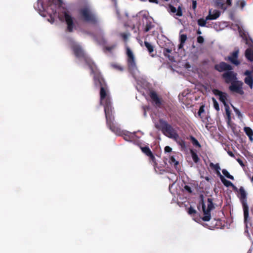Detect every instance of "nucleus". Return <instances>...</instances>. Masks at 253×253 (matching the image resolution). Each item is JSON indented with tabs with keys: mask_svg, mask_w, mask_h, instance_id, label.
<instances>
[{
	"mask_svg": "<svg viewBox=\"0 0 253 253\" xmlns=\"http://www.w3.org/2000/svg\"><path fill=\"white\" fill-rule=\"evenodd\" d=\"M72 49L77 58H83L86 65L91 70V73L93 74V82L96 87H100V97L103 100L106 96V93L109 91L107 85L98 70L94 62L85 54L82 46L78 44L72 45Z\"/></svg>",
	"mask_w": 253,
	"mask_h": 253,
	"instance_id": "obj_1",
	"label": "nucleus"
},
{
	"mask_svg": "<svg viewBox=\"0 0 253 253\" xmlns=\"http://www.w3.org/2000/svg\"><path fill=\"white\" fill-rule=\"evenodd\" d=\"M100 99V104L104 108V112L106 118V125L113 132L118 135H124V139L127 141H132L133 139L134 133L129 132H124L115 123L113 108L112 106L111 97L109 91L106 93V96L103 100Z\"/></svg>",
	"mask_w": 253,
	"mask_h": 253,
	"instance_id": "obj_2",
	"label": "nucleus"
},
{
	"mask_svg": "<svg viewBox=\"0 0 253 253\" xmlns=\"http://www.w3.org/2000/svg\"><path fill=\"white\" fill-rule=\"evenodd\" d=\"M156 127L161 130L165 136L169 138L177 140L179 137L176 130L172 126L162 119L159 120V124L156 125Z\"/></svg>",
	"mask_w": 253,
	"mask_h": 253,
	"instance_id": "obj_3",
	"label": "nucleus"
},
{
	"mask_svg": "<svg viewBox=\"0 0 253 253\" xmlns=\"http://www.w3.org/2000/svg\"><path fill=\"white\" fill-rule=\"evenodd\" d=\"M78 13L81 19L83 21L92 24L97 23V17L89 6H85L80 8L78 10Z\"/></svg>",
	"mask_w": 253,
	"mask_h": 253,
	"instance_id": "obj_4",
	"label": "nucleus"
},
{
	"mask_svg": "<svg viewBox=\"0 0 253 253\" xmlns=\"http://www.w3.org/2000/svg\"><path fill=\"white\" fill-rule=\"evenodd\" d=\"M244 212V222L245 224V234L251 239V237L249 233V229L252 226L251 218L249 217V208L248 206L242 207Z\"/></svg>",
	"mask_w": 253,
	"mask_h": 253,
	"instance_id": "obj_5",
	"label": "nucleus"
},
{
	"mask_svg": "<svg viewBox=\"0 0 253 253\" xmlns=\"http://www.w3.org/2000/svg\"><path fill=\"white\" fill-rule=\"evenodd\" d=\"M208 207L206 209V206L203 202L202 209L204 212V216L202 218V220L205 221H208L211 218V211L214 208V205L211 198H208L207 200Z\"/></svg>",
	"mask_w": 253,
	"mask_h": 253,
	"instance_id": "obj_6",
	"label": "nucleus"
},
{
	"mask_svg": "<svg viewBox=\"0 0 253 253\" xmlns=\"http://www.w3.org/2000/svg\"><path fill=\"white\" fill-rule=\"evenodd\" d=\"M126 54L127 56V65L129 71H133L136 69L137 66L135 62L134 55L129 47H126Z\"/></svg>",
	"mask_w": 253,
	"mask_h": 253,
	"instance_id": "obj_7",
	"label": "nucleus"
},
{
	"mask_svg": "<svg viewBox=\"0 0 253 253\" xmlns=\"http://www.w3.org/2000/svg\"><path fill=\"white\" fill-rule=\"evenodd\" d=\"M65 22L67 24V30L69 32H72L75 27L74 22V18L69 14L68 11H64L63 12Z\"/></svg>",
	"mask_w": 253,
	"mask_h": 253,
	"instance_id": "obj_8",
	"label": "nucleus"
},
{
	"mask_svg": "<svg viewBox=\"0 0 253 253\" xmlns=\"http://www.w3.org/2000/svg\"><path fill=\"white\" fill-rule=\"evenodd\" d=\"M234 191L237 192V196L239 198L242 207L248 206L247 203V193L244 187L241 186L239 189L237 188V190Z\"/></svg>",
	"mask_w": 253,
	"mask_h": 253,
	"instance_id": "obj_9",
	"label": "nucleus"
},
{
	"mask_svg": "<svg viewBox=\"0 0 253 253\" xmlns=\"http://www.w3.org/2000/svg\"><path fill=\"white\" fill-rule=\"evenodd\" d=\"M237 73H235L232 70H228L222 75V77L226 83L231 84V83L237 81Z\"/></svg>",
	"mask_w": 253,
	"mask_h": 253,
	"instance_id": "obj_10",
	"label": "nucleus"
},
{
	"mask_svg": "<svg viewBox=\"0 0 253 253\" xmlns=\"http://www.w3.org/2000/svg\"><path fill=\"white\" fill-rule=\"evenodd\" d=\"M243 83L241 81H236L231 83L229 86V89L231 91L237 93L240 95H243L244 91L243 89Z\"/></svg>",
	"mask_w": 253,
	"mask_h": 253,
	"instance_id": "obj_11",
	"label": "nucleus"
},
{
	"mask_svg": "<svg viewBox=\"0 0 253 253\" xmlns=\"http://www.w3.org/2000/svg\"><path fill=\"white\" fill-rule=\"evenodd\" d=\"M214 69L219 72H225L228 70H232L233 67L229 64L225 62H220L218 64H215Z\"/></svg>",
	"mask_w": 253,
	"mask_h": 253,
	"instance_id": "obj_12",
	"label": "nucleus"
},
{
	"mask_svg": "<svg viewBox=\"0 0 253 253\" xmlns=\"http://www.w3.org/2000/svg\"><path fill=\"white\" fill-rule=\"evenodd\" d=\"M149 95L150 97L153 104L156 107L161 108L162 105L163 100L162 98L159 97L156 92L154 90H150Z\"/></svg>",
	"mask_w": 253,
	"mask_h": 253,
	"instance_id": "obj_13",
	"label": "nucleus"
},
{
	"mask_svg": "<svg viewBox=\"0 0 253 253\" xmlns=\"http://www.w3.org/2000/svg\"><path fill=\"white\" fill-rule=\"evenodd\" d=\"M212 92L214 95L219 96V100L223 103L224 106L228 105L226 103L227 97V93L223 92L217 89H214L212 90Z\"/></svg>",
	"mask_w": 253,
	"mask_h": 253,
	"instance_id": "obj_14",
	"label": "nucleus"
},
{
	"mask_svg": "<svg viewBox=\"0 0 253 253\" xmlns=\"http://www.w3.org/2000/svg\"><path fill=\"white\" fill-rule=\"evenodd\" d=\"M238 50H235L233 51L230 56H229L227 58H225V60H229L231 63L235 65H239L240 64V62L238 60Z\"/></svg>",
	"mask_w": 253,
	"mask_h": 253,
	"instance_id": "obj_15",
	"label": "nucleus"
},
{
	"mask_svg": "<svg viewBox=\"0 0 253 253\" xmlns=\"http://www.w3.org/2000/svg\"><path fill=\"white\" fill-rule=\"evenodd\" d=\"M167 10L169 13H176L175 15L178 16H181L183 14L182 8L180 6H179L177 9H176L174 6L169 4Z\"/></svg>",
	"mask_w": 253,
	"mask_h": 253,
	"instance_id": "obj_16",
	"label": "nucleus"
},
{
	"mask_svg": "<svg viewBox=\"0 0 253 253\" xmlns=\"http://www.w3.org/2000/svg\"><path fill=\"white\" fill-rule=\"evenodd\" d=\"M220 174V178L222 181V182L223 183V184L226 186V187H229L231 186L232 187L233 191H236L237 190V187L235 186L231 181L227 180L226 179L224 176H223L222 175L220 174V172H218Z\"/></svg>",
	"mask_w": 253,
	"mask_h": 253,
	"instance_id": "obj_17",
	"label": "nucleus"
},
{
	"mask_svg": "<svg viewBox=\"0 0 253 253\" xmlns=\"http://www.w3.org/2000/svg\"><path fill=\"white\" fill-rule=\"evenodd\" d=\"M220 12L218 10H214L212 14L210 11L209 14L206 17V20H215L219 17Z\"/></svg>",
	"mask_w": 253,
	"mask_h": 253,
	"instance_id": "obj_18",
	"label": "nucleus"
},
{
	"mask_svg": "<svg viewBox=\"0 0 253 253\" xmlns=\"http://www.w3.org/2000/svg\"><path fill=\"white\" fill-rule=\"evenodd\" d=\"M144 45L147 48L150 56L152 57H154L156 56V54L153 53L154 50V46L147 41L144 42Z\"/></svg>",
	"mask_w": 253,
	"mask_h": 253,
	"instance_id": "obj_19",
	"label": "nucleus"
},
{
	"mask_svg": "<svg viewBox=\"0 0 253 253\" xmlns=\"http://www.w3.org/2000/svg\"><path fill=\"white\" fill-rule=\"evenodd\" d=\"M187 39V35L186 34H181L179 36L180 44L178 45L179 49L183 48L185 41Z\"/></svg>",
	"mask_w": 253,
	"mask_h": 253,
	"instance_id": "obj_20",
	"label": "nucleus"
},
{
	"mask_svg": "<svg viewBox=\"0 0 253 253\" xmlns=\"http://www.w3.org/2000/svg\"><path fill=\"white\" fill-rule=\"evenodd\" d=\"M245 56L249 61H253V51L252 49L249 48L246 50Z\"/></svg>",
	"mask_w": 253,
	"mask_h": 253,
	"instance_id": "obj_21",
	"label": "nucleus"
},
{
	"mask_svg": "<svg viewBox=\"0 0 253 253\" xmlns=\"http://www.w3.org/2000/svg\"><path fill=\"white\" fill-rule=\"evenodd\" d=\"M244 131L246 135L249 137L250 140L252 141L253 138V130L250 127L246 126L244 128Z\"/></svg>",
	"mask_w": 253,
	"mask_h": 253,
	"instance_id": "obj_22",
	"label": "nucleus"
},
{
	"mask_svg": "<svg viewBox=\"0 0 253 253\" xmlns=\"http://www.w3.org/2000/svg\"><path fill=\"white\" fill-rule=\"evenodd\" d=\"M244 82L252 89L253 87V76L247 77L245 78Z\"/></svg>",
	"mask_w": 253,
	"mask_h": 253,
	"instance_id": "obj_23",
	"label": "nucleus"
},
{
	"mask_svg": "<svg viewBox=\"0 0 253 253\" xmlns=\"http://www.w3.org/2000/svg\"><path fill=\"white\" fill-rule=\"evenodd\" d=\"M187 139H189L192 142V144L198 148H201V145L199 142V141L192 135L189 136V138H187Z\"/></svg>",
	"mask_w": 253,
	"mask_h": 253,
	"instance_id": "obj_24",
	"label": "nucleus"
},
{
	"mask_svg": "<svg viewBox=\"0 0 253 253\" xmlns=\"http://www.w3.org/2000/svg\"><path fill=\"white\" fill-rule=\"evenodd\" d=\"M47 12L48 13L49 15H50V17L51 18H52V14H55L56 13V9L55 8V6L54 5H49L47 8Z\"/></svg>",
	"mask_w": 253,
	"mask_h": 253,
	"instance_id": "obj_25",
	"label": "nucleus"
},
{
	"mask_svg": "<svg viewBox=\"0 0 253 253\" xmlns=\"http://www.w3.org/2000/svg\"><path fill=\"white\" fill-rule=\"evenodd\" d=\"M225 107L226 114L227 117V123L228 125H230L231 120V111L229 109V107L228 105H227L226 106H225Z\"/></svg>",
	"mask_w": 253,
	"mask_h": 253,
	"instance_id": "obj_26",
	"label": "nucleus"
},
{
	"mask_svg": "<svg viewBox=\"0 0 253 253\" xmlns=\"http://www.w3.org/2000/svg\"><path fill=\"white\" fill-rule=\"evenodd\" d=\"M190 152L193 161L194 163H197L200 159L196 152L192 149H190Z\"/></svg>",
	"mask_w": 253,
	"mask_h": 253,
	"instance_id": "obj_27",
	"label": "nucleus"
},
{
	"mask_svg": "<svg viewBox=\"0 0 253 253\" xmlns=\"http://www.w3.org/2000/svg\"><path fill=\"white\" fill-rule=\"evenodd\" d=\"M141 150L142 152L147 156H148L149 155H151V154L152 153L150 149L147 146L141 147Z\"/></svg>",
	"mask_w": 253,
	"mask_h": 253,
	"instance_id": "obj_28",
	"label": "nucleus"
},
{
	"mask_svg": "<svg viewBox=\"0 0 253 253\" xmlns=\"http://www.w3.org/2000/svg\"><path fill=\"white\" fill-rule=\"evenodd\" d=\"M153 27H154V25L152 24V22L151 21L149 20L146 22V26L144 28V31L145 32H147L149 30H150Z\"/></svg>",
	"mask_w": 253,
	"mask_h": 253,
	"instance_id": "obj_29",
	"label": "nucleus"
},
{
	"mask_svg": "<svg viewBox=\"0 0 253 253\" xmlns=\"http://www.w3.org/2000/svg\"><path fill=\"white\" fill-rule=\"evenodd\" d=\"M148 157H149V162L152 165H153L154 166H156V165H157V163L156 162V158L152 153Z\"/></svg>",
	"mask_w": 253,
	"mask_h": 253,
	"instance_id": "obj_30",
	"label": "nucleus"
},
{
	"mask_svg": "<svg viewBox=\"0 0 253 253\" xmlns=\"http://www.w3.org/2000/svg\"><path fill=\"white\" fill-rule=\"evenodd\" d=\"M222 173L228 178L231 180H234L233 176L230 174L229 172L226 169H223L222 170Z\"/></svg>",
	"mask_w": 253,
	"mask_h": 253,
	"instance_id": "obj_31",
	"label": "nucleus"
},
{
	"mask_svg": "<svg viewBox=\"0 0 253 253\" xmlns=\"http://www.w3.org/2000/svg\"><path fill=\"white\" fill-rule=\"evenodd\" d=\"M177 144L181 146V148H184L186 147V143L185 141L182 139H179V138L177 139V140H175Z\"/></svg>",
	"mask_w": 253,
	"mask_h": 253,
	"instance_id": "obj_32",
	"label": "nucleus"
},
{
	"mask_svg": "<svg viewBox=\"0 0 253 253\" xmlns=\"http://www.w3.org/2000/svg\"><path fill=\"white\" fill-rule=\"evenodd\" d=\"M172 51V50L169 48H165L163 50V53L165 56L168 57L169 59H170V56L169 55V53H171Z\"/></svg>",
	"mask_w": 253,
	"mask_h": 253,
	"instance_id": "obj_33",
	"label": "nucleus"
},
{
	"mask_svg": "<svg viewBox=\"0 0 253 253\" xmlns=\"http://www.w3.org/2000/svg\"><path fill=\"white\" fill-rule=\"evenodd\" d=\"M169 162L170 164H173L174 166L178 164V162L177 161L173 156H171L169 158Z\"/></svg>",
	"mask_w": 253,
	"mask_h": 253,
	"instance_id": "obj_34",
	"label": "nucleus"
},
{
	"mask_svg": "<svg viewBox=\"0 0 253 253\" xmlns=\"http://www.w3.org/2000/svg\"><path fill=\"white\" fill-rule=\"evenodd\" d=\"M207 20L203 18H200L198 20V24L202 27H205L206 25V21Z\"/></svg>",
	"mask_w": 253,
	"mask_h": 253,
	"instance_id": "obj_35",
	"label": "nucleus"
},
{
	"mask_svg": "<svg viewBox=\"0 0 253 253\" xmlns=\"http://www.w3.org/2000/svg\"><path fill=\"white\" fill-rule=\"evenodd\" d=\"M197 212V211L191 206L188 209V213L190 215H193Z\"/></svg>",
	"mask_w": 253,
	"mask_h": 253,
	"instance_id": "obj_36",
	"label": "nucleus"
},
{
	"mask_svg": "<svg viewBox=\"0 0 253 253\" xmlns=\"http://www.w3.org/2000/svg\"><path fill=\"white\" fill-rule=\"evenodd\" d=\"M212 100H213L214 108H215V109L216 111H219V106L218 102L216 101L215 99H214V98H212Z\"/></svg>",
	"mask_w": 253,
	"mask_h": 253,
	"instance_id": "obj_37",
	"label": "nucleus"
},
{
	"mask_svg": "<svg viewBox=\"0 0 253 253\" xmlns=\"http://www.w3.org/2000/svg\"><path fill=\"white\" fill-rule=\"evenodd\" d=\"M184 189L189 194H191L192 193V190L191 189V188L187 185H185L184 186Z\"/></svg>",
	"mask_w": 253,
	"mask_h": 253,
	"instance_id": "obj_38",
	"label": "nucleus"
},
{
	"mask_svg": "<svg viewBox=\"0 0 253 253\" xmlns=\"http://www.w3.org/2000/svg\"><path fill=\"white\" fill-rule=\"evenodd\" d=\"M120 36L125 42H126L127 41L128 36V35L127 34L125 33H121L120 34Z\"/></svg>",
	"mask_w": 253,
	"mask_h": 253,
	"instance_id": "obj_39",
	"label": "nucleus"
},
{
	"mask_svg": "<svg viewBox=\"0 0 253 253\" xmlns=\"http://www.w3.org/2000/svg\"><path fill=\"white\" fill-rule=\"evenodd\" d=\"M204 42V39L202 36H198L197 37V42L199 43H203Z\"/></svg>",
	"mask_w": 253,
	"mask_h": 253,
	"instance_id": "obj_40",
	"label": "nucleus"
},
{
	"mask_svg": "<svg viewBox=\"0 0 253 253\" xmlns=\"http://www.w3.org/2000/svg\"><path fill=\"white\" fill-rule=\"evenodd\" d=\"M204 112V106L202 105L200 107V108L199 109V111L198 112L199 116H201V114L203 113Z\"/></svg>",
	"mask_w": 253,
	"mask_h": 253,
	"instance_id": "obj_41",
	"label": "nucleus"
},
{
	"mask_svg": "<svg viewBox=\"0 0 253 253\" xmlns=\"http://www.w3.org/2000/svg\"><path fill=\"white\" fill-rule=\"evenodd\" d=\"M115 45H113L111 46H107L105 47V49L109 51H111L115 47Z\"/></svg>",
	"mask_w": 253,
	"mask_h": 253,
	"instance_id": "obj_42",
	"label": "nucleus"
},
{
	"mask_svg": "<svg viewBox=\"0 0 253 253\" xmlns=\"http://www.w3.org/2000/svg\"><path fill=\"white\" fill-rule=\"evenodd\" d=\"M197 1L196 0H193L192 1V9L195 11L196 7H197Z\"/></svg>",
	"mask_w": 253,
	"mask_h": 253,
	"instance_id": "obj_43",
	"label": "nucleus"
},
{
	"mask_svg": "<svg viewBox=\"0 0 253 253\" xmlns=\"http://www.w3.org/2000/svg\"><path fill=\"white\" fill-rule=\"evenodd\" d=\"M165 152H171L172 149L169 146H167L165 148Z\"/></svg>",
	"mask_w": 253,
	"mask_h": 253,
	"instance_id": "obj_44",
	"label": "nucleus"
},
{
	"mask_svg": "<svg viewBox=\"0 0 253 253\" xmlns=\"http://www.w3.org/2000/svg\"><path fill=\"white\" fill-rule=\"evenodd\" d=\"M245 75H246L247 77L249 76H252V72L249 70H246L244 73Z\"/></svg>",
	"mask_w": 253,
	"mask_h": 253,
	"instance_id": "obj_45",
	"label": "nucleus"
},
{
	"mask_svg": "<svg viewBox=\"0 0 253 253\" xmlns=\"http://www.w3.org/2000/svg\"><path fill=\"white\" fill-rule=\"evenodd\" d=\"M237 161L242 167H244L245 166L243 161L241 159L238 158L237 159Z\"/></svg>",
	"mask_w": 253,
	"mask_h": 253,
	"instance_id": "obj_46",
	"label": "nucleus"
},
{
	"mask_svg": "<svg viewBox=\"0 0 253 253\" xmlns=\"http://www.w3.org/2000/svg\"><path fill=\"white\" fill-rule=\"evenodd\" d=\"M214 167V169L216 170H218L219 169H220V167L219 166V165L218 164H215L213 166Z\"/></svg>",
	"mask_w": 253,
	"mask_h": 253,
	"instance_id": "obj_47",
	"label": "nucleus"
},
{
	"mask_svg": "<svg viewBox=\"0 0 253 253\" xmlns=\"http://www.w3.org/2000/svg\"><path fill=\"white\" fill-rule=\"evenodd\" d=\"M228 154L231 157L235 158V155L232 151H228L227 152Z\"/></svg>",
	"mask_w": 253,
	"mask_h": 253,
	"instance_id": "obj_48",
	"label": "nucleus"
},
{
	"mask_svg": "<svg viewBox=\"0 0 253 253\" xmlns=\"http://www.w3.org/2000/svg\"><path fill=\"white\" fill-rule=\"evenodd\" d=\"M246 4V2L244 0H242L240 2V6L242 8H243Z\"/></svg>",
	"mask_w": 253,
	"mask_h": 253,
	"instance_id": "obj_49",
	"label": "nucleus"
},
{
	"mask_svg": "<svg viewBox=\"0 0 253 253\" xmlns=\"http://www.w3.org/2000/svg\"><path fill=\"white\" fill-rule=\"evenodd\" d=\"M149 2H152V3H155L158 4V0H149Z\"/></svg>",
	"mask_w": 253,
	"mask_h": 253,
	"instance_id": "obj_50",
	"label": "nucleus"
},
{
	"mask_svg": "<svg viewBox=\"0 0 253 253\" xmlns=\"http://www.w3.org/2000/svg\"><path fill=\"white\" fill-rule=\"evenodd\" d=\"M227 4L229 5H231V0H227Z\"/></svg>",
	"mask_w": 253,
	"mask_h": 253,
	"instance_id": "obj_51",
	"label": "nucleus"
},
{
	"mask_svg": "<svg viewBox=\"0 0 253 253\" xmlns=\"http://www.w3.org/2000/svg\"><path fill=\"white\" fill-rule=\"evenodd\" d=\"M205 179L207 181H210V180H211V178H210L208 176H206L205 177Z\"/></svg>",
	"mask_w": 253,
	"mask_h": 253,
	"instance_id": "obj_52",
	"label": "nucleus"
},
{
	"mask_svg": "<svg viewBox=\"0 0 253 253\" xmlns=\"http://www.w3.org/2000/svg\"><path fill=\"white\" fill-rule=\"evenodd\" d=\"M57 1L60 5H61L62 4L63 1L62 0H57Z\"/></svg>",
	"mask_w": 253,
	"mask_h": 253,
	"instance_id": "obj_53",
	"label": "nucleus"
},
{
	"mask_svg": "<svg viewBox=\"0 0 253 253\" xmlns=\"http://www.w3.org/2000/svg\"><path fill=\"white\" fill-rule=\"evenodd\" d=\"M143 109H144V115L145 116H146V111H145V107H143Z\"/></svg>",
	"mask_w": 253,
	"mask_h": 253,
	"instance_id": "obj_54",
	"label": "nucleus"
},
{
	"mask_svg": "<svg viewBox=\"0 0 253 253\" xmlns=\"http://www.w3.org/2000/svg\"><path fill=\"white\" fill-rule=\"evenodd\" d=\"M197 34H198V35H200V34H201V33H201V32L199 30H198V31H197Z\"/></svg>",
	"mask_w": 253,
	"mask_h": 253,
	"instance_id": "obj_55",
	"label": "nucleus"
},
{
	"mask_svg": "<svg viewBox=\"0 0 253 253\" xmlns=\"http://www.w3.org/2000/svg\"><path fill=\"white\" fill-rule=\"evenodd\" d=\"M252 253V250H251V249H250V250L248 251V253Z\"/></svg>",
	"mask_w": 253,
	"mask_h": 253,
	"instance_id": "obj_56",
	"label": "nucleus"
},
{
	"mask_svg": "<svg viewBox=\"0 0 253 253\" xmlns=\"http://www.w3.org/2000/svg\"><path fill=\"white\" fill-rule=\"evenodd\" d=\"M251 231L252 234H253V229H251Z\"/></svg>",
	"mask_w": 253,
	"mask_h": 253,
	"instance_id": "obj_57",
	"label": "nucleus"
}]
</instances>
